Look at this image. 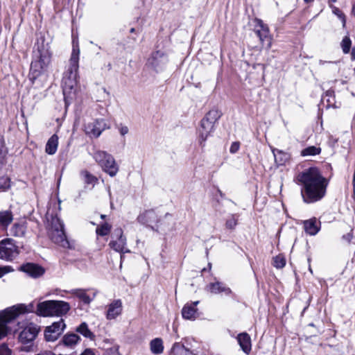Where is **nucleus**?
<instances>
[{"label": "nucleus", "instance_id": "f257e3e1", "mask_svg": "<svg viewBox=\"0 0 355 355\" xmlns=\"http://www.w3.org/2000/svg\"><path fill=\"white\" fill-rule=\"evenodd\" d=\"M297 180L302 185L301 195L305 203L316 202L325 196L329 181L317 167H310L299 173Z\"/></svg>", "mask_w": 355, "mask_h": 355}, {"label": "nucleus", "instance_id": "f03ea898", "mask_svg": "<svg viewBox=\"0 0 355 355\" xmlns=\"http://www.w3.org/2000/svg\"><path fill=\"white\" fill-rule=\"evenodd\" d=\"M33 58L31 64L28 78L32 84L44 71L46 70L51 60V53L49 44L44 43V39L41 38V42L35 44Z\"/></svg>", "mask_w": 355, "mask_h": 355}, {"label": "nucleus", "instance_id": "7ed1b4c3", "mask_svg": "<svg viewBox=\"0 0 355 355\" xmlns=\"http://www.w3.org/2000/svg\"><path fill=\"white\" fill-rule=\"evenodd\" d=\"M33 304L28 306L20 304L0 311V340L12 331V325L17 323L16 320L21 313L33 312Z\"/></svg>", "mask_w": 355, "mask_h": 355}, {"label": "nucleus", "instance_id": "20e7f679", "mask_svg": "<svg viewBox=\"0 0 355 355\" xmlns=\"http://www.w3.org/2000/svg\"><path fill=\"white\" fill-rule=\"evenodd\" d=\"M79 55L80 49L78 42V40H73V48L69 59V64L67 69L63 74L62 80L64 94L67 92H69L76 86L79 68Z\"/></svg>", "mask_w": 355, "mask_h": 355}, {"label": "nucleus", "instance_id": "39448f33", "mask_svg": "<svg viewBox=\"0 0 355 355\" xmlns=\"http://www.w3.org/2000/svg\"><path fill=\"white\" fill-rule=\"evenodd\" d=\"M70 304L62 300H46L37 305L36 313L40 316H62L70 310Z\"/></svg>", "mask_w": 355, "mask_h": 355}, {"label": "nucleus", "instance_id": "423d86ee", "mask_svg": "<svg viewBox=\"0 0 355 355\" xmlns=\"http://www.w3.org/2000/svg\"><path fill=\"white\" fill-rule=\"evenodd\" d=\"M51 225L49 232L51 240L63 248L73 249V245L67 239L62 221L57 216H51Z\"/></svg>", "mask_w": 355, "mask_h": 355}, {"label": "nucleus", "instance_id": "0eeeda50", "mask_svg": "<svg viewBox=\"0 0 355 355\" xmlns=\"http://www.w3.org/2000/svg\"><path fill=\"white\" fill-rule=\"evenodd\" d=\"M93 158L101 167L102 170L111 177H114L119 171V166L114 157L104 150H96L92 155Z\"/></svg>", "mask_w": 355, "mask_h": 355}, {"label": "nucleus", "instance_id": "6e6552de", "mask_svg": "<svg viewBox=\"0 0 355 355\" xmlns=\"http://www.w3.org/2000/svg\"><path fill=\"white\" fill-rule=\"evenodd\" d=\"M39 331L40 328L33 323L28 324L24 328L19 335V340L24 345L21 347V351L26 352L33 351V343Z\"/></svg>", "mask_w": 355, "mask_h": 355}, {"label": "nucleus", "instance_id": "1a4fd4ad", "mask_svg": "<svg viewBox=\"0 0 355 355\" xmlns=\"http://www.w3.org/2000/svg\"><path fill=\"white\" fill-rule=\"evenodd\" d=\"M20 249L12 239H4L0 241V259L12 261L19 254Z\"/></svg>", "mask_w": 355, "mask_h": 355}, {"label": "nucleus", "instance_id": "9d476101", "mask_svg": "<svg viewBox=\"0 0 355 355\" xmlns=\"http://www.w3.org/2000/svg\"><path fill=\"white\" fill-rule=\"evenodd\" d=\"M168 62L167 54L160 50L151 53L147 60L146 66L156 72L163 71Z\"/></svg>", "mask_w": 355, "mask_h": 355}, {"label": "nucleus", "instance_id": "9b49d317", "mask_svg": "<svg viewBox=\"0 0 355 355\" xmlns=\"http://www.w3.org/2000/svg\"><path fill=\"white\" fill-rule=\"evenodd\" d=\"M109 126L107 125L105 121L103 119H96L92 122L88 123L85 125V132L86 135L90 137H98L103 131L108 129Z\"/></svg>", "mask_w": 355, "mask_h": 355}, {"label": "nucleus", "instance_id": "f8f14e48", "mask_svg": "<svg viewBox=\"0 0 355 355\" xmlns=\"http://www.w3.org/2000/svg\"><path fill=\"white\" fill-rule=\"evenodd\" d=\"M66 324L63 319H60L58 322H53L51 326L46 328L44 336L47 341H55L60 335L64 331Z\"/></svg>", "mask_w": 355, "mask_h": 355}, {"label": "nucleus", "instance_id": "ddd939ff", "mask_svg": "<svg viewBox=\"0 0 355 355\" xmlns=\"http://www.w3.org/2000/svg\"><path fill=\"white\" fill-rule=\"evenodd\" d=\"M112 237H116L117 240H112L109 243V245L112 249L122 254L130 252V250L126 249V239L123 235L121 228L114 230Z\"/></svg>", "mask_w": 355, "mask_h": 355}, {"label": "nucleus", "instance_id": "4468645a", "mask_svg": "<svg viewBox=\"0 0 355 355\" xmlns=\"http://www.w3.org/2000/svg\"><path fill=\"white\" fill-rule=\"evenodd\" d=\"M137 220L141 225L154 230L153 225L159 223V218L154 209H148L140 214Z\"/></svg>", "mask_w": 355, "mask_h": 355}, {"label": "nucleus", "instance_id": "2eb2a0df", "mask_svg": "<svg viewBox=\"0 0 355 355\" xmlns=\"http://www.w3.org/2000/svg\"><path fill=\"white\" fill-rule=\"evenodd\" d=\"M214 123H211L203 118L200 122V127L199 129V143L200 146H204L205 142L210 133L213 131Z\"/></svg>", "mask_w": 355, "mask_h": 355}, {"label": "nucleus", "instance_id": "dca6fc26", "mask_svg": "<svg viewBox=\"0 0 355 355\" xmlns=\"http://www.w3.org/2000/svg\"><path fill=\"white\" fill-rule=\"evenodd\" d=\"M214 123H211L203 118L200 122V127L199 129V143L200 146H204L205 142L210 133L213 131Z\"/></svg>", "mask_w": 355, "mask_h": 355}, {"label": "nucleus", "instance_id": "f3484780", "mask_svg": "<svg viewBox=\"0 0 355 355\" xmlns=\"http://www.w3.org/2000/svg\"><path fill=\"white\" fill-rule=\"evenodd\" d=\"M20 270L26 273L33 278L41 277L45 272V270L41 266L34 263H26L20 267Z\"/></svg>", "mask_w": 355, "mask_h": 355}, {"label": "nucleus", "instance_id": "a211bd4d", "mask_svg": "<svg viewBox=\"0 0 355 355\" xmlns=\"http://www.w3.org/2000/svg\"><path fill=\"white\" fill-rule=\"evenodd\" d=\"M255 33L259 37L260 42L262 44L265 42H268V47L270 46V38L269 37V28L266 24H265L262 20L257 19Z\"/></svg>", "mask_w": 355, "mask_h": 355}, {"label": "nucleus", "instance_id": "6ab92c4d", "mask_svg": "<svg viewBox=\"0 0 355 355\" xmlns=\"http://www.w3.org/2000/svg\"><path fill=\"white\" fill-rule=\"evenodd\" d=\"M215 281L207 285L206 288L213 294H219L224 293L226 295L232 294V290L227 287L223 282H219L214 278Z\"/></svg>", "mask_w": 355, "mask_h": 355}, {"label": "nucleus", "instance_id": "aec40b11", "mask_svg": "<svg viewBox=\"0 0 355 355\" xmlns=\"http://www.w3.org/2000/svg\"><path fill=\"white\" fill-rule=\"evenodd\" d=\"M80 341L81 338L77 334L69 332L63 336L59 343L66 347L73 348Z\"/></svg>", "mask_w": 355, "mask_h": 355}, {"label": "nucleus", "instance_id": "412c9836", "mask_svg": "<svg viewBox=\"0 0 355 355\" xmlns=\"http://www.w3.org/2000/svg\"><path fill=\"white\" fill-rule=\"evenodd\" d=\"M236 339L242 351L248 355L252 350V342L250 335L246 332L241 333L238 334Z\"/></svg>", "mask_w": 355, "mask_h": 355}, {"label": "nucleus", "instance_id": "4be33fe9", "mask_svg": "<svg viewBox=\"0 0 355 355\" xmlns=\"http://www.w3.org/2000/svg\"><path fill=\"white\" fill-rule=\"evenodd\" d=\"M122 312V302L121 300H114L110 304L108 305L107 311V319L113 320L118 315H121Z\"/></svg>", "mask_w": 355, "mask_h": 355}, {"label": "nucleus", "instance_id": "5701e85b", "mask_svg": "<svg viewBox=\"0 0 355 355\" xmlns=\"http://www.w3.org/2000/svg\"><path fill=\"white\" fill-rule=\"evenodd\" d=\"M199 301L193 302L191 304H186L182 310V315L187 320H194L196 318L197 308Z\"/></svg>", "mask_w": 355, "mask_h": 355}, {"label": "nucleus", "instance_id": "b1692460", "mask_svg": "<svg viewBox=\"0 0 355 355\" xmlns=\"http://www.w3.org/2000/svg\"><path fill=\"white\" fill-rule=\"evenodd\" d=\"M304 228L306 234L314 236L320 230V224L318 223L315 218H311L304 221Z\"/></svg>", "mask_w": 355, "mask_h": 355}, {"label": "nucleus", "instance_id": "393cba45", "mask_svg": "<svg viewBox=\"0 0 355 355\" xmlns=\"http://www.w3.org/2000/svg\"><path fill=\"white\" fill-rule=\"evenodd\" d=\"M275 162L280 166L286 164L290 159L291 155L288 153L284 152L282 150L277 148H272Z\"/></svg>", "mask_w": 355, "mask_h": 355}, {"label": "nucleus", "instance_id": "a878e982", "mask_svg": "<svg viewBox=\"0 0 355 355\" xmlns=\"http://www.w3.org/2000/svg\"><path fill=\"white\" fill-rule=\"evenodd\" d=\"M8 149L6 146L3 137L0 135V171L2 170L8 162Z\"/></svg>", "mask_w": 355, "mask_h": 355}, {"label": "nucleus", "instance_id": "bb28decb", "mask_svg": "<svg viewBox=\"0 0 355 355\" xmlns=\"http://www.w3.org/2000/svg\"><path fill=\"white\" fill-rule=\"evenodd\" d=\"M26 228V223L25 221L17 222L12 225L10 230V234L11 236L22 237L25 235Z\"/></svg>", "mask_w": 355, "mask_h": 355}, {"label": "nucleus", "instance_id": "cd10ccee", "mask_svg": "<svg viewBox=\"0 0 355 355\" xmlns=\"http://www.w3.org/2000/svg\"><path fill=\"white\" fill-rule=\"evenodd\" d=\"M149 346L151 353L155 355H159L164 352V343L161 338H156L150 340Z\"/></svg>", "mask_w": 355, "mask_h": 355}, {"label": "nucleus", "instance_id": "c85d7f7f", "mask_svg": "<svg viewBox=\"0 0 355 355\" xmlns=\"http://www.w3.org/2000/svg\"><path fill=\"white\" fill-rule=\"evenodd\" d=\"M169 355H196L184 345L180 343H175L172 346Z\"/></svg>", "mask_w": 355, "mask_h": 355}, {"label": "nucleus", "instance_id": "c756f323", "mask_svg": "<svg viewBox=\"0 0 355 355\" xmlns=\"http://www.w3.org/2000/svg\"><path fill=\"white\" fill-rule=\"evenodd\" d=\"M76 332L83 335L85 338H89L91 340L95 339V335L89 329L88 324L85 322H83L80 325L76 327Z\"/></svg>", "mask_w": 355, "mask_h": 355}, {"label": "nucleus", "instance_id": "7c9ffc66", "mask_svg": "<svg viewBox=\"0 0 355 355\" xmlns=\"http://www.w3.org/2000/svg\"><path fill=\"white\" fill-rule=\"evenodd\" d=\"M58 137L57 135H53L48 140L45 151L49 155H54L58 149Z\"/></svg>", "mask_w": 355, "mask_h": 355}, {"label": "nucleus", "instance_id": "2f4dec72", "mask_svg": "<svg viewBox=\"0 0 355 355\" xmlns=\"http://www.w3.org/2000/svg\"><path fill=\"white\" fill-rule=\"evenodd\" d=\"M71 293L85 304H89L93 300L87 294L86 291L84 289H73L71 291Z\"/></svg>", "mask_w": 355, "mask_h": 355}, {"label": "nucleus", "instance_id": "473e14b6", "mask_svg": "<svg viewBox=\"0 0 355 355\" xmlns=\"http://www.w3.org/2000/svg\"><path fill=\"white\" fill-rule=\"evenodd\" d=\"M322 149L319 146H310L304 149L300 152L302 157L307 156H315L321 153Z\"/></svg>", "mask_w": 355, "mask_h": 355}, {"label": "nucleus", "instance_id": "72a5a7b5", "mask_svg": "<svg viewBox=\"0 0 355 355\" xmlns=\"http://www.w3.org/2000/svg\"><path fill=\"white\" fill-rule=\"evenodd\" d=\"M12 219V214L10 211H0V223L2 226L7 227Z\"/></svg>", "mask_w": 355, "mask_h": 355}, {"label": "nucleus", "instance_id": "f704fd0d", "mask_svg": "<svg viewBox=\"0 0 355 355\" xmlns=\"http://www.w3.org/2000/svg\"><path fill=\"white\" fill-rule=\"evenodd\" d=\"M112 225L107 223H104L96 227V233L98 236H107L110 234Z\"/></svg>", "mask_w": 355, "mask_h": 355}, {"label": "nucleus", "instance_id": "c9c22d12", "mask_svg": "<svg viewBox=\"0 0 355 355\" xmlns=\"http://www.w3.org/2000/svg\"><path fill=\"white\" fill-rule=\"evenodd\" d=\"M221 114L218 110H209L206 115L205 116V119L211 123L215 124V123L220 118Z\"/></svg>", "mask_w": 355, "mask_h": 355}, {"label": "nucleus", "instance_id": "e433bc0d", "mask_svg": "<svg viewBox=\"0 0 355 355\" xmlns=\"http://www.w3.org/2000/svg\"><path fill=\"white\" fill-rule=\"evenodd\" d=\"M239 220L238 214H232L227 217L225 222V227L230 230H234L237 225Z\"/></svg>", "mask_w": 355, "mask_h": 355}, {"label": "nucleus", "instance_id": "4c0bfd02", "mask_svg": "<svg viewBox=\"0 0 355 355\" xmlns=\"http://www.w3.org/2000/svg\"><path fill=\"white\" fill-rule=\"evenodd\" d=\"M273 266L277 269L283 268L286 265V258L283 254H278L273 258Z\"/></svg>", "mask_w": 355, "mask_h": 355}, {"label": "nucleus", "instance_id": "58836bf2", "mask_svg": "<svg viewBox=\"0 0 355 355\" xmlns=\"http://www.w3.org/2000/svg\"><path fill=\"white\" fill-rule=\"evenodd\" d=\"M334 91L332 89H329L325 92L324 96H322V101H327V107L333 106L334 104Z\"/></svg>", "mask_w": 355, "mask_h": 355}, {"label": "nucleus", "instance_id": "ea45409f", "mask_svg": "<svg viewBox=\"0 0 355 355\" xmlns=\"http://www.w3.org/2000/svg\"><path fill=\"white\" fill-rule=\"evenodd\" d=\"M340 46L344 53L347 54L349 53L352 46V40L348 35L343 37L340 43Z\"/></svg>", "mask_w": 355, "mask_h": 355}, {"label": "nucleus", "instance_id": "a19ab883", "mask_svg": "<svg viewBox=\"0 0 355 355\" xmlns=\"http://www.w3.org/2000/svg\"><path fill=\"white\" fill-rule=\"evenodd\" d=\"M82 175L84 177L85 183L88 184L94 185L98 182L97 178L91 174L87 171H83Z\"/></svg>", "mask_w": 355, "mask_h": 355}, {"label": "nucleus", "instance_id": "79ce46f5", "mask_svg": "<svg viewBox=\"0 0 355 355\" xmlns=\"http://www.w3.org/2000/svg\"><path fill=\"white\" fill-rule=\"evenodd\" d=\"M332 8V12L334 15H336L342 21L343 27L345 26L346 24V17L345 14L337 7L331 6Z\"/></svg>", "mask_w": 355, "mask_h": 355}, {"label": "nucleus", "instance_id": "37998d69", "mask_svg": "<svg viewBox=\"0 0 355 355\" xmlns=\"http://www.w3.org/2000/svg\"><path fill=\"white\" fill-rule=\"evenodd\" d=\"M10 187V180L7 176L0 177V189H7Z\"/></svg>", "mask_w": 355, "mask_h": 355}, {"label": "nucleus", "instance_id": "c03bdc74", "mask_svg": "<svg viewBox=\"0 0 355 355\" xmlns=\"http://www.w3.org/2000/svg\"><path fill=\"white\" fill-rule=\"evenodd\" d=\"M104 355H120L119 353L118 347H112L107 349L104 353Z\"/></svg>", "mask_w": 355, "mask_h": 355}, {"label": "nucleus", "instance_id": "a18cd8bd", "mask_svg": "<svg viewBox=\"0 0 355 355\" xmlns=\"http://www.w3.org/2000/svg\"><path fill=\"white\" fill-rule=\"evenodd\" d=\"M0 355H11V350L5 344L0 346Z\"/></svg>", "mask_w": 355, "mask_h": 355}, {"label": "nucleus", "instance_id": "49530a36", "mask_svg": "<svg viewBox=\"0 0 355 355\" xmlns=\"http://www.w3.org/2000/svg\"><path fill=\"white\" fill-rule=\"evenodd\" d=\"M239 148L240 143L239 141H234L232 144L230 146V152L231 153H236L239 150Z\"/></svg>", "mask_w": 355, "mask_h": 355}, {"label": "nucleus", "instance_id": "de8ad7c7", "mask_svg": "<svg viewBox=\"0 0 355 355\" xmlns=\"http://www.w3.org/2000/svg\"><path fill=\"white\" fill-rule=\"evenodd\" d=\"M353 238V234L352 232L344 234L342 236L343 240L345 241L347 243H349Z\"/></svg>", "mask_w": 355, "mask_h": 355}, {"label": "nucleus", "instance_id": "09e8293b", "mask_svg": "<svg viewBox=\"0 0 355 355\" xmlns=\"http://www.w3.org/2000/svg\"><path fill=\"white\" fill-rule=\"evenodd\" d=\"M119 130L120 134L122 136H124L128 133L129 129L127 126L121 125L120 127L119 128Z\"/></svg>", "mask_w": 355, "mask_h": 355}, {"label": "nucleus", "instance_id": "8fccbe9b", "mask_svg": "<svg viewBox=\"0 0 355 355\" xmlns=\"http://www.w3.org/2000/svg\"><path fill=\"white\" fill-rule=\"evenodd\" d=\"M80 355H94V352L90 348L85 349Z\"/></svg>", "mask_w": 355, "mask_h": 355}, {"label": "nucleus", "instance_id": "3c124183", "mask_svg": "<svg viewBox=\"0 0 355 355\" xmlns=\"http://www.w3.org/2000/svg\"><path fill=\"white\" fill-rule=\"evenodd\" d=\"M337 141H338V139H337L334 138V137H333V136H331H331H329V143H331V144H332L333 145H334L335 144H336V143H337Z\"/></svg>", "mask_w": 355, "mask_h": 355}, {"label": "nucleus", "instance_id": "603ef678", "mask_svg": "<svg viewBox=\"0 0 355 355\" xmlns=\"http://www.w3.org/2000/svg\"><path fill=\"white\" fill-rule=\"evenodd\" d=\"M351 58L352 60H355V46H354L352 49Z\"/></svg>", "mask_w": 355, "mask_h": 355}, {"label": "nucleus", "instance_id": "864d4df0", "mask_svg": "<svg viewBox=\"0 0 355 355\" xmlns=\"http://www.w3.org/2000/svg\"><path fill=\"white\" fill-rule=\"evenodd\" d=\"M37 355H55V354L51 353V352H45V353H43V354H37Z\"/></svg>", "mask_w": 355, "mask_h": 355}, {"label": "nucleus", "instance_id": "5fc2aeb1", "mask_svg": "<svg viewBox=\"0 0 355 355\" xmlns=\"http://www.w3.org/2000/svg\"><path fill=\"white\" fill-rule=\"evenodd\" d=\"M304 3H312L313 1H314V0H304Z\"/></svg>", "mask_w": 355, "mask_h": 355}, {"label": "nucleus", "instance_id": "6e6d98bb", "mask_svg": "<svg viewBox=\"0 0 355 355\" xmlns=\"http://www.w3.org/2000/svg\"><path fill=\"white\" fill-rule=\"evenodd\" d=\"M106 216H106V215H105V214H101V218L102 219H105Z\"/></svg>", "mask_w": 355, "mask_h": 355}, {"label": "nucleus", "instance_id": "4d7b16f0", "mask_svg": "<svg viewBox=\"0 0 355 355\" xmlns=\"http://www.w3.org/2000/svg\"><path fill=\"white\" fill-rule=\"evenodd\" d=\"M130 33H135V28H132L130 30Z\"/></svg>", "mask_w": 355, "mask_h": 355}, {"label": "nucleus", "instance_id": "13d9d810", "mask_svg": "<svg viewBox=\"0 0 355 355\" xmlns=\"http://www.w3.org/2000/svg\"><path fill=\"white\" fill-rule=\"evenodd\" d=\"M208 266H209V269L211 270V264L210 263L208 264Z\"/></svg>", "mask_w": 355, "mask_h": 355}, {"label": "nucleus", "instance_id": "bf43d9fd", "mask_svg": "<svg viewBox=\"0 0 355 355\" xmlns=\"http://www.w3.org/2000/svg\"><path fill=\"white\" fill-rule=\"evenodd\" d=\"M329 1H330L331 2H332V3H335V2H336V1H337V0H329Z\"/></svg>", "mask_w": 355, "mask_h": 355}, {"label": "nucleus", "instance_id": "052dcab7", "mask_svg": "<svg viewBox=\"0 0 355 355\" xmlns=\"http://www.w3.org/2000/svg\"><path fill=\"white\" fill-rule=\"evenodd\" d=\"M325 62L322 61V60H320V64H324Z\"/></svg>", "mask_w": 355, "mask_h": 355}, {"label": "nucleus", "instance_id": "680f3d73", "mask_svg": "<svg viewBox=\"0 0 355 355\" xmlns=\"http://www.w3.org/2000/svg\"><path fill=\"white\" fill-rule=\"evenodd\" d=\"M218 192H219L220 196H223V193H222V192L220 190L218 191Z\"/></svg>", "mask_w": 355, "mask_h": 355}, {"label": "nucleus", "instance_id": "e2e57ef3", "mask_svg": "<svg viewBox=\"0 0 355 355\" xmlns=\"http://www.w3.org/2000/svg\"><path fill=\"white\" fill-rule=\"evenodd\" d=\"M354 9H355V8H354Z\"/></svg>", "mask_w": 355, "mask_h": 355}]
</instances>
